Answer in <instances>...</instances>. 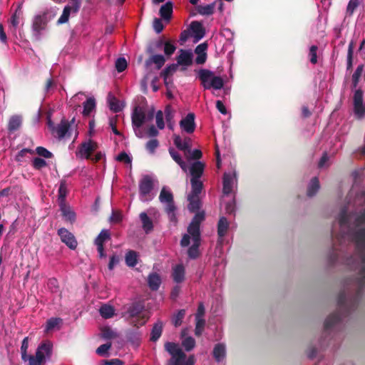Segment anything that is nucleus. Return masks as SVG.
I'll use <instances>...</instances> for the list:
<instances>
[{"label":"nucleus","instance_id":"6","mask_svg":"<svg viewBox=\"0 0 365 365\" xmlns=\"http://www.w3.org/2000/svg\"><path fill=\"white\" fill-rule=\"evenodd\" d=\"M54 17L55 14L49 10H46L41 14L34 16L32 29L36 38H40L41 31L46 29L48 23Z\"/></svg>","mask_w":365,"mask_h":365},{"label":"nucleus","instance_id":"21","mask_svg":"<svg viewBox=\"0 0 365 365\" xmlns=\"http://www.w3.org/2000/svg\"><path fill=\"white\" fill-rule=\"evenodd\" d=\"M150 57L148 58L145 64L147 67L150 66L152 63L155 64L157 69H160L165 63V58L161 54H150Z\"/></svg>","mask_w":365,"mask_h":365},{"label":"nucleus","instance_id":"11","mask_svg":"<svg viewBox=\"0 0 365 365\" xmlns=\"http://www.w3.org/2000/svg\"><path fill=\"white\" fill-rule=\"evenodd\" d=\"M52 352V344L49 341L41 344L36 349L34 361L43 363L46 356H50Z\"/></svg>","mask_w":365,"mask_h":365},{"label":"nucleus","instance_id":"44","mask_svg":"<svg viewBox=\"0 0 365 365\" xmlns=\"http://www.w3.org/2000/svg\"><path fill=\"white\" fill-rule=\"evenodd\" d=\"M62 322L61 318L52 317L46 321L45 332L48 333L58 327Z\"/></svg>","mask_w":365,"mask_h":365},{"label":"nucleus","instance_id":"49","mask_svg":"<svg viewBox=\"0 0 365 365\" xmlns=\"http://www.w3.org/2000/svg\"><path fill=\"white\" fill-rule=\"evenodd\" d=\"M163 48L165 55L169 57L174 53L176 50V46L171 41L168 40L165 41V44L163 45Z\"/></svg>","mask_w":365,"mask_h":365},{"label":"nucleus","instance_id":"41","mask_svg":"<svg viewBox=\"0 0 365 365\" xmlns=\"http://www.w3.org/2000/svg\"><path fill=\"white\" fill-rule=\"evenodd\" d=\"M215 6H216V1H214L213 3L205 5V6H202V5L197 6V12L201 15L209 16V15H212L214 13V9H215Z\"/></svg>","mask_w":365,"mask_h":365},{"label":"nucleus","instance_id":"27","mask_svg":"<svg viewBox=\"0 0 365 365\" xmlns=\"http://www.w3.org/2000/svg\"><path fill=\"white\" fill-rule=\"evenodd\" d=\"M173 279L176 283H181L185 279V268L182 264H177L173 271Z\"/></svg>","mask_w":365,"mask_h":365},{"label":"nucleus","instance_id":"25","mask_svg":"<svg viewBox=\"0 0 365 365\" xmlns=\"http://www.w3.org/2000/svg\"><path fill=\"white\" fill-rule=\"evenodd\" d=\"M173 5L171 1L166 2L163 5L160 10L159 14L165 21H170L173 14Z\"/></svg>","mask_w":365,"mask_h":365},{"label":"nucleus","instance_id":"52","mask_svg":"<svg viewBox=\"0 0 365 365\" xmlns=\"http://www.w3.org/2000/svg\"><path fill=\"white\" fill-rule=\"evenodd\" d=\"M102 337L106 339H112L118 337V334L109 327H105L101 330Z\"/></svg>","mask_w":365,"mask_h":365},{"label":"nucleus","instance_id":"37","mask_svg":"<svg viewBox=\"0 0 365 365\" xmlns=\"http://www.w3.org/2000/svg\"><path fill=\"white\" fill-rule=\"evenodd\" d=\"M213 356L215 359L220 362L225 356V346L222 344H217L213 349Z\"/></svg>","mask_w":365,"mask_h":365},{"label":"nucleus","instance_id":"22","mask_svg":"<svg viewBox=\"0 0 365 365\" xmlns=\"http://www.w3.org/2000/svg\"><path fill=\"white\" fill-rule=\"evenodd\" d=\"M60 210L63 217L65 220L71 223H73L76 220V214L71 210V207L65 202L59 203Z\"/></svg>","mask_w":365,"mask_h":365},{"label":"nucleus","instance_id":"34","mask_svg":"<svg viewBox=\"0 0 365 365\" xmlns=\"http://www.w3.org/2000/svg\"><path fill=\"white\" fill-rule=\"evenodd\" d=\"M191 192L188 195L199 196L203 188V183L200 180L191 179Z\"/></svg>","mask_w":365,"mask_h":365},{"label":"nucleus","instance_id":"4","mask_svg":"<svg viewBox=\"0 0 365 365\" xmlns=\"http://www.w3.org/2000/svg\"><path fill=\"white\" fill-rule=\"evenodd\" d=\"M198 78L205 90L211 88L220 90L224 86V81L220 76L215 75L210 70L202 68L198 71Z\"/></svg>","mask_w":365,"mask_h":365},{"label":"nucleus","instance_id":"54","mask_svg":"<svg viewBox=\"0 0 365 365\" xmlns=\"http://www.w3.org/2000/svg\"><path fill=\"white\" fill-rule=\"evenodd\" d=\"M185 315V309H180L177 314L173 317V323L175 327H179L181 325L183 318Z\"/></svg>","mask_w":365,"mask_h":365},{"label":"nucleus","instance_id":"28","mask_svg":"<svg viewBox=\"0 0 365 365\" xmlns=\"http://www.w3.org/2000/svg\"><path fill=\"white\" fill-rule=\"evenodd\" d=\"M229 222L225 217H221L217 223V235L219 237H224L228 230Z\"/></svg>","mask_w":365,"mask_h":365},{"label":"nucleus","instance_id":"39","mask_svg":"<svg viewBox=\"0 0 365 365\" xmlns=\"http://www.w3.org/2000/svg\"><path fill=\"white\" fill-rule=\"evenodd\" d=\"M99 312L103 318L110 319L114 316L115 309L113 306L105 304L101 307Z\"/></svg>","mask_w":365,"mask_h":365},{"label":"nucleus","instance_id":"33","mask_svg":"<svg viewBox=\"0 0 365 365\" xmlns=\"http://www.w3.org/2000/svg\"><path fill=\"white\" fill-rule=\"evenodd\" d=\"M163 324L161 322H158L153 325L150 333V341L155 342L159 339L163 332Z\"/></svg>","mask_w":365,"mask_h":365},{"label":"nucleus","instance_id":"14","mask_svg":"<svg viewBox=\"0 0 365 365\" xmlns=\"http://www.w3.org/2000/svg\"><path fill=\"white\" fill-rule=\"evenodd\" d=\"M180 126L187 133H192L195 129V114L189 113L180 121Z\"/></svg>","mask_w":365,"mask_h":365},{"label":"nucleus","instance_id":"10","mask_svg":"<svg viewBox=\"0 0 365 365\" xmlns=\"http://www.w3.org/2000/svg\"><path fill=\"white\" fill-rule=\"evenodd\" d=\"M97 148L98 144L96 142L89 140L88 141L81 144L78 148L77 155L80 158H84L86 160H90L91 155L97 150Z\"/></svg>","mask_w":365,"mask_h":365},{"label":"nucleus","instance_id":"3","mask_svg":"<svg viewBox=\"0 0 365 365\" xmlns=\"http://www.w3.org/2000/svg\"><path fill=\"white\" fill-rule=\"evenodd\" d=\"M173 142L177 148L183 152L185 160H200L202 157L200 150H191V139L190 138L186 137L182 139L180 135H175Z\"/></svg>","mask_w":365,"mask_h":365},{"label":"nucleus","instance_id":"24","mask_svg":"<svg viewBox=\"0 0 365 365\" xmlns=\"http://www.w3.org/2000/svg\"><path fill=\"white\" fill-rule=\"evenodd\" d=\"M148 284L151 290H158L161 284L160 276L156 272L150 273L148 277Z\"/></svg>","mask_w":365,"mask_h":365},{"label":"nucleus","instance_id":"5","mask_svg":"<svg viewBox=\"0 0 365 365\" xmlns=\"http://www.w3.org/2000/svg\"><path fill=\"white\" fill-rule=\"evenodd\" d=\"M164 348L171 356L167 362V365H184L186 354L178 344L168 341L165 343Z\"/></svg>","mask_w":365,"mask_h":365},{"label":"nucleus","instance_id":"12","mask_svg":"<svg viewBox=\"0 0 365 365\" xmlns=\"http://www.w3.org/2000/svg\"><path fill=\"white\" fill-rule=\"evenodd\" d=\"M58 235L62 242L66 244L71 250H75L77 247L78 242L74 235L67 229L64 227L58 229Z\"/></svg>","mask_w":365,"mask_h":365},{"label":"nucleus","instance_id":"61","mask_svg":"<svg viewBox=\"0 0 365 365\" xmlns=\"http://www.w3.org/2000/svg\"><path fill=\"white\" fill-rule=\"evenodd\" d=\"M111 347V343L101 344L96 349V353L100 356H104Z\"/></svg>","mask_w":365,"mask_h":365},{"label":"nucleus","instance_id":"59","mask_svg":"<svg viewBox=\"0 0 365 365\" xmlns=\"http://www.w3.org/2000/svg\"><path fill=\"white\" fill-rule=\"evenodd\" d=\"M359 4V0H350L346 7V13L351 16Z\"/></svg>","mask_w":365,"mask_h":365},{"label":"nucleus","instance_id":"8","mask_svg":"<svg viewBox=\"0 0 365 365\" xmlns=\"http://www.w3.org/2000/svg\"><path fill=\"white\" fill-rule=\"evenodd\" d=\"M354 113L357 118L361 119L365 117V103L363 99V91L358 89L354 92L353 97Z\"/></svg>","mask_w":365,"mask_h":365},{"label":"nucleus","instance_id":"64","mask_svg":"<svg viewBox=\"0 0 365 365\" xmlns=\"http://www.w3.org/2000/svg\"><path fill=\"white\" fill-rule=\"evenodd\" d=\"M153 26L154 30L155 31V32L157 34H160V32H162V31L164 29V26H163V24L161 19H158V18L154 19Z\"/></svg>","mask_w":365,"mask_h":365},{"label":"nucleus","instance_id":"32","mask_svg":"<svg viewBox=\"0 0 365 365\" xmlns=\"http://www.w3.org/2000/svg\"><path fill=\"white\" fill-rule=\"evenodd\" d=\"M110 240V233L108 230H102L95 239L94 244L96 246H104V243Z\"/></svg>","mask_w":365,"mask_h":365},{"label":"nucleus","instance_id":"47","mask_svg":"<svg viewBox=\"0 0 365 365\" xmlns=\"http://www.w3.org/2000/svg\"><path fill=\"white\" fill-rule=\"evenodd\" d=\"M73 12L71 7L66 6L63 10V13L58 20L57 21L58 24H63L68 21L71 13Z\"/></svg>","mask_w":365,"mask_h":365},{"label":"nucleus","instance_id":"18","mask_svg":"<svg viewBox=\"0 0 365 365\" xmlns=\"http://www.w3.org/2000/svg\"><path fill=\"white\" fill-rule=\"evenodd\" d=\"M23 118L21 115H11L8 122L7 129L10 133H13L18 130L22 125Z\"/></svg>","mask_w":365,"mask_h":365},{"label":"nucleus","instance_id":"36","mask_svg":"<svg viewBox=\"0 0 365 365\" xmlns=\"http://www.w3.org/2000/svg\"><path fill=\"white\" fill-rule=\"evenodd\" d=\"M125 264L129 267H134L138 264V254L134 250H129L125 254Z\"/></svg>","mask_w":365,"mask_h":365},{"label":"nucleus","instance_id":"63","mask_svg":"<svg viewBox=\"0 0 365 365\" xmlns=\"http://www.w3.org/2000/svg\"><path fill=\"white\" fill-rule=\"evenodd\" d=\"M159 145L157 139H151L146 143V149L150 153H153Z\"/></svg>","mask_w":365,"mask_h":365},{"label":"nucleus","instance_id":"51","mask_svg":"<svg viewBox=\"0 0 365 365\" xmlns=\"http://www.w3.org/2000/svg\"><path fill=\"white\" fill-rule=\"evenodd\" d=\"M196 324L195 329V334L197 336H200L202 335V333L204 330V327L205 325V320L203 318L196 317Z\"/></svg>","mask_w":365,"mask_h":365},{"label":"nucleus","instance_id":"57","mask_svg":"<svg viewBox=\"0 0 365 365\" xmlns=\"http://www.w3.org/2000/svg\"><path fill=\"white\" fill-rule=\"evenodd\" d=\"M127 61L125 58L120 57L115 61V69L120 73L124 71L127 68Z\"/></svg>","mask_w":365,"mask_h":365},{"label":"nucleus","instance_id":"2","mask_svg":"<svg viewBox=\"0 0 365 365\" xmlns=\"http://www.w3.org/2000/svg\"><path fill=\"white\" fill-rule=\"evenodd\" d=\"M143 304L140 302H135L128 307L123 316L128 319H133L131 324L138 328L140 326L144 325L148 319V316L143 313Z\"/></svg>","mask_w":365,"mask_h":365},{"label":"nucleus","instance_id":"45","mask_svg":"<svg viewBox=\"0 0 365 365\" xmlns=\"http://www.w3.org/2000/svg\"><path fill=\"white\" fill-rule=\"evenodd\" d=\"M109 107L111 110L115 113L122 110L123 107L120 105L119 101L110 94L108 95Z\"/></svg>","mask_w":365,"mask_h":365},{"label":"nucleus","instance_id":"43","mask_svg":"<svg viewBox=\"0 0 365 365\" xmlns=\"http://www.w3.org/2000/svg\"><path fill=\"white\" fill-rule=\"evenodd\" d=\"M200 246V242H193L191 247L187 250V255L190 259H195L200 257V252L199 247Z\"/></svg>","mask_w":365,"mask_h":365},{"label":"nucleus","instance_id":"31","mask_svg":"<svg viewBox=\"0 0 365 365\" xmlns=\"http://www.w3.org/2000/svg\"><path fill=\"white\" fill-rule=\"evenodd\" d=\"M320 188L319 180L317 177H314L307 187V194L309 197L314 196Z\"/></svg>","mask_w":365,"mask_h":365},{"label":"nucleus","instance_id":"9","mask_svg":"<svg viewBox=\"0 0 365 365\" xmlns=\"http://www.w3.org/2000/svg\"><path fill=\"white\" fill-rule=\"evenodd\" d=\"M159 200L162 203H165V212L170 215H174V212L176 209L174 203L173 195V193L168 190L165 187H163L160 191L159 195Z\"/></svg>","mask_w":365,"mask_h":365},{"label":"nucleus","instance_id":"48","mask_svg":"<svg viewBox=\"0 0 365 365\" xmlns=\"http://www.w3.org/2000/svg\"><path fill=\"white\" fill-rule=\"evenodd\" d=\"M34 154H37L39 157L50 159L53 158V155L51 152L47 150L46 148L38 146L34 150Z\"/></svg>","mask_w":365,"mask_h":365},{"label":"nucleus","instance_id":"60","mask_svg":"<svg viewBox=\"0 0 365 365\" xmlns=\"http://www.w3.org/2000/svg\"><path fill=\"white\" fill-rule=\"evenodd\" d=\"M120 262V257L116 254H113L110 257L109 263L108 264V268L109 270H113L115 265H117Z\"/></svg>","mask_w":365,"mask_h":365},{"label":"nucleus","instance_id":"38","mask_svg":"<svg viewBox=\"0 0 365 365\" xmlns=\"http://www.w3.org/2000/svg\"><path fill=\"white\" fill-rule=\"evenodd\" d=\"M140 218L143 224V229L146 233H148L153 229V224L151 219L148 216L145 212L140 214Z\"/></svg>","mask_w":365,"mask_h":365},{"label":"nucleus","instance_id":"29","mask_svg":"<svg viewBox=\"0 0 365 365\" xmlns=\"http://www.w3.org/2000/svg\"><path fill=\"white\" fill-rule=\"evenodd\" d=\"M187 200L189 201L188 210L191 212H197L201 207V202L199 196H187Z\"/></svg>","mask_w":365,"mask_h":365},{"label":"nucleus","instance_id":"26","mask_svg":"<svg viewBox=\"0 0 365 365\" xmlns=\"http://www.w3.org/2000/svg\"><path fill=\"white\" fill-rule=\"evenodd\" d=\"M165 116V120L168 125V128L170 130H173L174 128V116L175 111L170 105H167L165 108L164 113Z\"/></svg>","mask_w":365,"mask_h":365},{"label":"nucleus","instance_id":"40","mask_svg":"<svg viewBox=\"0 0 365 365\" xmlns=\"http://www.w3.org/2000/svg\"><path fill=\"white\" fill-rule=\"evenodd\" d=\"M187 232L192 237L193 242H200V225L190 224L187 227Z\"/></svg>","mask_w":365,"mask_h":365},{"label":"nucleus","instance_id":"7","mask_svg":"<svg viewBox=\"0 0 365 365\" xmlns=\"http://www.w3.org/2000/svg\"><path fill=\"white\" fill-rule=\"evenodd\" d=\"M154 188L153 180L149 175H145L139 182L140 199L143 202L150 201L153 199L150 195Z\"/></svg>","mask_w":365,"mask_h":365},{"label":"nucleus","instance_id":"30","mask_svg":"<svg viewBox=\"0 0 365 365\" xmlns=\"http://www.w3.org/2000/svg\"><path fill=\"white\" fill-rule=\"evenodd\" d=\"M83 110L82 114L85 117H88L90 115L91 112L96 108V101L93 97L88 98L85 102L83 103Z\"/></svg>","mask_w":365,"mask_h":365},{"label":"nucleus","instance_id":"15","mask_svg":"<svg viewBox=\"0 0 365 365\" xmlns=\"http://www.w3.org/2000/svg\"><path fill=\"white\" fill-rule=\"evenodd\" d=\"M190 29L192 31V34L195 38V42L199 41L205 35V29L203 27L201 22L197 21H193L190 24Z\"/></svg>","mask_w":365,"mask_h":365},{"label":"nucleus","instance_id":"1","mask_svg":"<svg viewBox=\"0 0 365 365\" xmlns=\"http://www.w3.org/2000/svg\"><path fill=\"white\" fill-rule=\"evenodd\" d=\"M340 232L336 236L337 240L341 243L348 239L356 243V256L347 259L346 263L351 269L360 268L359 276L350 279L346 285H351L356 289V294L346 303L345 291L339 293L337 299L338 310L331 314L324 322V329L329 330L334 325L341 321L342 317L348 316L356 309L359 300L361 297L365 287V208L360 214L357 212H347V207H344L339 217Z\"/></svg>","mask_w":365,"mask_h":365},{"label":"nucleus","instance_id":"35","mask_svg":"<svg viewBox=\"0 0 365 365\" xmlns=\"http://www.w3.org/2000/svg\"><path fill=\"white\" fill-rule=\"evenodd\" d=\"M125 336L128 341H130L132 344L135 345H139L140 339H141V333L135 330H128L125 334Z\"/></svg>","mask_w":365,"mask_h":365},{"label":"nucleus","instance_id":"17","mask_svg":"<svg viewBox=\"0 0 365 365\" xmlns=\"http://www.w3.org/2000/svg\"><path fill=\"white\" fill-rule=\"evenodd\" d=\"M236 178V173L233 172L232 174L225 173L223 175V187L222 190L224 194L229 195L232 191L234 178Z\"/></svg>","mask_w":365,"mask_h":365},{"label":"nucleus","instance_id":"16","mask_svg":"<svg viewBox=\"0 0 365 365\" xmlns=\"http://www.w3.org/2000/svg\"><path fill=\"white\" fill-rule=\"evenodd\" d=\"M205 169V164L201 161H194L189 168L191 179L200 180Z\"/></svg>","mask_w":365,"mask_h":365},{"label":"nucleus","instance_id":"42","mask_svg":"<svg viewBox=\"0 0 365 365\" xmlns=\"http://www.w3.org/2000/svg\"><path fill=\"white\" fill-rule=\"evenodd\" d=\"M58 192L59 203L65 202L66 197L68 194L67 184H66V181L65 180H61Z\"/></svg>","mask_w":365,"mask_h":365},{"label":"nucleus","instance_id":"53","mask_svg":"<svg viewBox=\"0 0 365 365\" xmlns=\"http://www.w3.org/2000/svg\"><path fill=\"white\" fill-rule=\"evenodd\" d=\"M23 11L21 6H19L16 9L15 12L11 17V24L14 27H17L19 24V19L22 16Z\"/></svg>","mask_w":365,"mask_h":365},{"label":"nucleus","instance_id":"55","mask_svg":"<svg viewBox=\"0 0 365 365\" xmlns=\"http://www.w3.org/2000/svg\"><path fill=\"white\" fill-rule=\"evenodd\" d=\"M182 346L187 351H191L195 346V340L191 337H186L182 342Z\"/></svg>","mask_w":365,"mask_h":365},{"label":"nucleus","instance_id":"56","mask_svg":"<svg viewBox=\"0 0 365 365\" xmlns=\"http://www.w3.org/2000/svg\"><path fill=\"white\" fill-rule=\"evenodd\" d=\"M155 121L157 127L160 130H163L165 128L164 113L162 110H159L156 112Z\"/></svg>","mask_w":365,"mask_h":365},{"label":"nucleus","instance_id":"19","mask_svg":"<svg viewBox=\"0 0 365 365\" xmlns=\"http://www.w3.org/2000/svg\"><path fill=\"white\" fill-rule=\"evenodd\" d=\"M192 53L186 50L181 49L180 54L177 57L178 65L189 66L192 64Z\"/></svg>","mask_w":365,"mask_h":365},{"label":"nucleus","instance_id":"20","mask_svg":"<svg viewBox=\"0 0 365 365\" xmlns=\"http://www.w3.org/2000/svg\"><path fill=\"white\" fill-rule=\"evenodd\" d=\"M71 127V123L66 119H62L60 124H58L55 130L54 134L59 139H62L66 136Z\"/></svg>","mask_w":365,"mask_h":365},{"label":"nucleus","instance_id":"46","mask_svg":"<svg viewBox=\"0 0 365 365\" xmlns=\"http://www.w3.org/2000/svg\"><path fill=\"white\" fill-rule=\"evenodd\" d=\"M364 66L363 64L359 65L357 66L356 69L355 70L354 73L352 75L351 81H352V86L354 88H356L358 86L359 79H360L361 74L363 73V71H364Z\"/></svg>","mask_w":365,"mask_h":365},{"label":"nucleus","instance_id":"23","mask_svg":"<svg viewBox=\"0 0 365 365\" xmlns=\"http://www.w3.org/2000/svg\"><path fill=\"white\" fill-rule=\"evenodd\" d=\"M165 44L164 37H160L158 39L152 41L147 47L146 52L148 54H153L163 48Z\"/></svg>","mask_w":365,"mask_h":365},{"label":"nucleus","instance_id":"58","mask_svg":"<svg viewBox=\"0 0 365 365\" xmlns=\"http://www.w3.org/2000/svg\"><path fill=\"white\" fill-rule=\"evenodd\" d=\"M317 51L318 47L315 45L312 46L309 48V56L310 62L312 64H316L317 63Z\"/></svg>","mask_w":365,"mask_h":365},{"label":"nucleus","instance_id":"62","mask_svg":"<svg viewBox=\"0 0 365 365\" xmlns=\"http://www.w3.org/2000/svg\"><path fill=\"white\" fill-rule=\"evenodd\" d=\"M205 219L204 212H197L195 214L190 224L200 225L202 221Z\"/></svg>","mask_w":365,"mask_h":365},{"label":"nucleus","instance_id":"50","mask_svg":"<svg viewBox=\"0 0 365 365\" xmlns=\"http://www.w3.org/2000/svg\"><path fill=\"white\" fill-rule=\"evenodd\" d=\"M178 63L175 64V63H173V64H170L168 66H167L163 71V72L161 73V76L163 77L164 78V81H165V83L167 84V78L170 76V75H172L174 72L176 71L177 68H178Z\"/></svg>","mask_w":365,"mask_h":365},{"label":"nucleus","instance_id":"13","mask_svg":"<svg viewBox=\"0 0 365 365\" xmlns=\"http://www.w3.org/2000/svg\"><path fill=\"white\" fill-rule=\"evenodd\" d=\"M132 124L134 128H139L146 121L145 112L143 108L136 106L132 113Z\"/></svg>","mask_w":365,"mask_h":365}]
</instances>
